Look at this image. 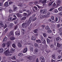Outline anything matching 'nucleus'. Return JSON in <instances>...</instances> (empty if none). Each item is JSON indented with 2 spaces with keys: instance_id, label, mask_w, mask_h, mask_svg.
Listing matches in <instances>:
<instances>
[{
  "instance_id": "obj_41",
  "label": "nucleus",
  "mask_w": 62,
  "mask_h": 62,
  "mask_svg": "<svg viewBox=\"0 0 62 62\" xmlns=\"http://www.w3.org/2000/svg\"><path fill=\"white\" fill-rule=\"evenodd\" d=\"M62 58V56L61 55H59L58 57V59H61V58Z\"/></svg>"
},
{
  "instance_id": "obj_44",
  "label": "nucleus",
  "mask_w": 62,
  "mask_h": 62,
  "mask_svg": "<svg viewBox=\"0 0 62 62\" xmlns=\"http://www.w3.org/2000/svg\"><path fill=\"white\" fill-rule=\"evenodd\" d=\"M45 17V16L44 15H42L41 16L40 18L41 19H43Z\"/></svg>"
},
{
  "instance_id": "obj_10",
  "label": "nucleus",
  "mask_w": 62,
  "mask_h": 62,
  "mask_svg": "<svg viewBox=\"0 0 62 62\" xmlns=\"http://www.w3.org/2000/svg\"><path fill=\"white\" fill-rule=\"evenodd\" d=\"M49 22H51V23H54V20H53L51 18L49 19L48 20Z\"/></svg>"
},
{
  "instance_id": "obj_15",
  "label": "nucleus",
  "mask_w": 62,
  "mask_h": 62,
  "mask_svg": "<svg viewBox=\"0 0 62 62\" xmlns=\"http://www.w3.org/2000/svg\"><path fill=\"white\" fill-rule=\"evenodd\" d=\"M13 11H16L17 10V7H13Z\"/></svg>"
},
{
  "instance_id": "obj_26",
  "label": "nucleus",
  "mask_w": 62,
  "mask_h": 62,
  "mask_svg": "<svg viewBox=\"0 0 62 62\" xmlns=\"http://www.w3.org/2000/svg\"><path fill=\"white\" fill-rule=\"evenodd\" d=\"M58 10L59 11H62V7H60L58 8Z\"/></svg>"
},
{
  "instance_id": "obj_62",
  "label": "nucleus",
  "mask_w": 62,
  "mask_h": 62,
  "mask_svg": "<svg viewBox=\"0 0 62 62\" xmlns=\"http://www.w3.org/2000/svg\"><path fill=\"white\" fill-rule=\"evenodd\" d=\"M54 11L55 13H57V12H58V10H57V9H55Z\"/></svg>"
},
{
  "instance_id": "obj_52",
  "label": "nucleus",
  "mask_w": 62,
  "mask_h": 62,
  "mask_svg": "<svg viewBox=\"0 0 62 62\" xmlns=\"http://www.w3.org/2000/svg\"><path fill=\"white\" fill-rule=\"evenodd\" d=\"M42 43L44 44H46V41L45 40H44V41L42 42Z\"/></svg>"
},
{
  "instance_id": "obj_24",
  "label": "nucleus",
  "mask_w": 62,
  "mask_h": 62,
  "mask_svg": "<svg viewBox=\"0 0 62 62\" xmlns=\"http://www.w3.org/2000/svg\"><path fill=\"white\" fill-rule=\"evenodd\" d=\"M44 58L42 56H41L40 58V60L41 61L44 60Z\"/></svg>"
},
{
  "instance_id": "obj_49",
  "label": "nucleus",
  "mask_w": 62,
  "mask_h": 62,
  "mask_svg": "<svg viewBox=\"0 0 62 62\" xmlns=\"http://www.w3.org/2000/svg\"><path fill=\"white\" fill-rule=\"evenodd\" d=\"M3 3H4V2H2L0 3V6H1L2 7V6H3Z\"/></svg>"
},
{
  "instance_id": "obj_47",
  "label": "nucleus",
  "mask_w": 62,
  "mask_h": 62,
  "mask_svg": "<svg viewBox=\"0 0 62 62\" xmlns=\"http://www.w3.org/2000/svg\"><path fill=\"white\" fill-rule=\"evenodd\" d=\"M46 29V30H49L50 29V27H49L48 26L46 27H45Z\"/></svg>"
},
{
  "instance_id": "obj_25",
  "label": "nucleus",
  "mask_w": 62,
  "mask_h": 62,
  "mask_svg": "<svg viewBox=\"0 0 62 62\" xmlns=\"http://www.w3.org/2000/svg\"><path fill=\"white\" fill-rule=\"evenodd\" d=\"M7 39H8V38L6 37V36H5L3 39V41H5Z\"/></svg>"
},
{
  "instance_id": "obj_51",
  "label": "nucleus",
  "mask_w": 62,
  "mask_h": 62,
  "mask_svg": "<svg viewBox=\"0 0 62 62\" xmlns=\"http://www.w3.org/2000/svg\"><path fill=\"white\" fill-rule=\"evenodd\" d=\"M52 57L53 58V59H55V55H53L52 56Z\"/></svg>"
},
{
  "instance_id": "obj_29",
  "label": "nucleus",
  "mask_w": 62,
  "mask_h": 62,
  "mask_svg": "<svg viewBox=\"0 0 62 62\" xmlns=\"http://www.w3.org/2000/svg\"><path fill=\"white\" fill-rule=\"evenodd\" d=\"M13 17H15L12 20H16V19H17V17H16V16L15 15H13Z\"/></svg>"
},
{
  "instance_id": "obj_27",
  "label": "nucleus",
  "mask_w": 62,
  "mask_h": 62,
  "mask_svg": "<svg viewBox=\"0 0 62 62\" xmlns=\"http://www.w3.org/2000/svg\"><path fill=\"white\" fill-rule=\"evenodd\" d=\"M50 15V13L49 12H48L46 14V17H48V16H49Z\"/></svg>"
},
{
  "instance_id": "obj_28",
  "label": "nucleus",
  "mask_w": 62,
  "mask_h": 62,
  "mask_svg": "<svg viewBox=\"0 0 62 62\" xmlns=\"http://www.w3.org/2000/svg\"><path fill=\"white\" fill-rule=\"evenodd\" d=\"M38 31V30L37 29H36L35 30H33V32L35 33H37V31Z\"/></svg>"
},
{
  "instance_id": "obj_60",
  "label": "nucleus",
  "mask_w": 62,
  "mask_h": 62,
  "mask_svg": "<svg viewBox=\"0 0 62 62\" xmlns=\"http://www.w3.org/2000/svg\"><path fill=\"white\" fill-rule=\"evenodd\" d=\"M34 45L35 46V47H38L39 46V45H38L37 43H35L34 44Z\"/></svg>"
},
{
  "instance_id": "obj_58",
  "label": "nucleus",
  "mask_w": 62,
  "mask_h": 62,
  "mask_svg": "<svg viewBox=\"0 0 62 62\" xmlns=\"http://www.w3.org/2000/svg\"><path fill=\"white\" fill-rule=\"evenodd\" d=\"M13 12V11H12V10L10 9L9 10V12L10 13H12Z\"/></svg>"
},
{
  "instance_id": "obj_9",
  "label": "nucleus",
  "mask_w": 62,
  "mask_h": 62,
  "mask_svg": "<svg viewBox=\"0 0 62 62\" xmlns=\"http://www.w3.org/2000/svg\"><path fill=\"white\" fill-rule=\"evenodd\" d=\"M10 41H8L7 43V46L8 48L9 47V46L10 44Z\"/></svg>"
},
{
  "instance_id": "obj_17",
  "label": "nucleus",
  "mask_w": 62,
  "mask_h": 62,
  "mask_svg": "<svg viewBox=\"0 0 62 62\" xmlns=\"http://www.w3.org/2000/svg\"><path fill=\"white\" fill-rule=\"evenodd\" d=\"M4 51V49H3V48H1L0 49V53H3Z\"/></svg>"
},
{
  "instance_id": "obj_45",
  "label": "nucleus",
  "mask_w": 62,
  "mask_h": 62,
  "mask_svg": "<svg viewBox=\"0 0 62 62\" xmlns=\"http://www.w3.org/2000/svg\"><path fill=\"white\" fill-rule=\"evenodd\" d=\"M13 2L12 1H10L9 3V5H12V4H13Z\"/></svg>"
},
{
  "instance_id": "obj_64",
  "label": "nucleus",
  "mask_w": 62,
  "mask_h": 62,
  "mask_svg": "<svg viewBox=\"0 0 62 62\" xmlns=\"http://www.w3.org/2000/svg\"><path fill=\"white\" fill-rule=\"evenodd\" d=\"M49 33H51L52 32V31L50 30H49L47 31Z\"/></svg>"
},
{
  "instance_id": "obj_32",
  "label": "nucleus",
  "mask_w": 62,
  "mask_h": 62,
  "mask_svg": "<svg viewBox=\"0 0 62 62\" xmlns=\"http://www.w3.org/2000/svg\"><path fill=\"white\" fill-rule=\"evenodd\" d=\"M15 39V38L13 37H11L10 38V39L11 40H14Z\"/></svg>"
},
{
  "instance_id": "obj_56",
  "label": "nucleus",
  "mask_w": 62,
  "mask_h": 62,
  "mask_svg": "<svg viewBox=\"0 0 62 62\" xmlns=\"http://www.w3.org/2000/svg\"><path fill=\"white\" fill-rule=\"evenodd\" d=\"M37 6L39 8H42V6H40L38 5H37Z\"/></svg>"
},
{
  "instance_id": "obj_46",
  "label": "nucleus",
  "mask_w": 62,
  "mask_h": 62,
  "mask_svg": "<svg viewBox=\"0 0 62 62\" xmlns=\"http://www.w3.org/2000/svg\"><path fill=\"white\" fill-rule=\"evenodd\" d=\"M59 31L60 32H61L62 31V28H60L59 30Z\"/></svg>"
},
{
  "instance_id": "obj_2",
  "label": "nucleus",
  "mask_w": 62,
  "mask_h": 62,
  "mask_svg": "<svg viewBox=\"0 0 62 62\" xmlns=\"http://www.w3.org/2000/svg\"><path fill=\"white\" fill-rule=\"evenodd\" d=\"M32 17H30V18L29 19V20H26L25 21V23L27 24H30V23L31 22V21L32 20Z\"/></svg>"
},
{
  "instance_id": "obj_35",
  "label": "nucleus",
  "mask_w": 62,
  "mask_h": 62,
  "mask_svg": "<svg viewBox=\"0 0 62 62\" xmlns=\"http://www.w3.org/2000/svg\"><path fill=\"white\" fill-rule=\"evenodd\" d=\"M14 30H16L17 28L18 27V25H16L14 27Z\"/></svg>"
},
{
  "instance_id": "obj_20",
  "label": "nucleus",
  "mask_w": 62,
  "mask_h": 62,
  "mask_svg": "<svg viewBox=\"0 0 62 62\" xmlns=\"http://www.w3.org/2000/svg\"><path fill=\"white\" fill-rule=\"evenodd\" d=\"M26 18H27L26 17H23L21 18V20H25V19H26Z\"/></svg>"
},
{
  "instance_id": "obj_30",
  "label": "nucleus",
  "mask_w": 62,
  "mask_h": 62,
  "mask_svg": "<svg viewBox=\"0 0 62 62\" xmlns=\"http://www.w3.org/2000/svg\"><path fill=\"white\" fill-rule=\"evenodd\" d=\"M26 12H28V15H30V14H31V12H30V10H27L26 11Z\"/></svg>"
},
{
  "instance_id": "obj_57",
  "label": "nucleus",
  "mask_w": 62,
  "mask_h": 62,
  "mask_svg": "<svg viewBox=\"0 0 62 62\" xmlns=\"http://www.w3.org/2000/svg\"><path fill=\"white\" fill-rule=\"evenodd\" d=\"M18 55L19 56H22L23 55V54L22 53H20Z\"/></svg>"
},
{
  "instance_id": "obj_18",
  "label": "nucleus",
  "mask_w": 62,
  "mask_h": 62,
  "mask_svg": "<svg viewBox=\"0 0 62 62\" xmlns=\"http://www.w3.org/2000/svg\"><path fill=\"white\" fill-rule=\"evenodd\" d=\"M21 33L22 35H24L25 34V31L23 29L22 30V31H21Z\"/></svg>"
},
{
  "instance_id": "obj_63",
  "label": "nucleus",
  "mask_w": 62,
  "mask_h": 62,
  "mask_svg": "<svg viewBox=\"0 0 62 62\" xmlns=\"http://www.w3.org/2000/svg\"><path fill=\"white\" fill-rule=\"evenodd\" d=\"M59 15H60V16H62V12L59 13Z\"/></svg>"
},
{
  "instance_id": "obj_21",
  "label": "nucleus",
  "mask_w": 62,
  "mask_h": 62,
  "mask_svg": "<svg viewBox=\"0 0 62 62\" xmlns=\"http://www.w3.org/2000/svg\"><path fill=\"white\" fill-rule=\"evenodd\" d=\"M22 45L20 43H19L18 44V46L19 47V48H20V47H22Z\"/></svg>"
},
{
  "instance_id": "obj_61",
  "label": "nucleus",
  "mask_w": 62,
  "mask_h": 62,
  "mask_svg": "<svg viewBox=\"0 0 62 62\" xmlns=\"http://www.w3.org/2000/svg\"><path fill=\"white\" fill-rule=\"evenodd\" d=\"M54 9V8H52L50 9L49 10L50 11H52V10H53Z\"/></svg>"
},
{
  "instance_id": "obj_14",
  "label": "nucleus",
  "mask_w": 62,
  "mask_h": 62,
  "mask_svg": "<svg viewBox=\"0 0 62 62\" xmlns=\"http://www.w3.org/2000/svg\"><path fill=\"white\" fill-rule=\"evenodd\" d=\"M14 34V32L13 31H11L10 32L9 34V36H10L11 35H13Z\"/></svg>"
},
{
  "instance_id": "obj_22",
  "label": "nucleus",
  "mask_w": 62,
  "mask_h": 62,
  "mask_svg": "<svg viewBox=\"0 0 62 62\" xmlns=\"http://www.w3.org/2000/svg\"><path fill=\"white\" fill-rule=\"evenodd\" d=\"M10 51L11 53H13L15 51V49H14L11 48L10 49Z\"/></svg>"
},
{
  "instance_id": "obj_4",
  "label": "nucleus",
  "mask_w": 62,
  "mask_h": 62,
  "mask_svg": "<svg viewBox=\"0 0 62 62\" xmlns=\"http://www.w3.org/2000/svg\"><path fill=\"white\" fill-rule=\"evenodd\" d=\"M40 11L41 12L42 14H44V13H45V12H46L47 11V10L46 9L41 10Z\"/></svg>"
},
{
  "instance_id": "obj_12",
  "label": "nucleus",
  "mask_w": 62,
  "mask_h": 62,
  "mask_svg": "<svg viewBox=\"0 0 62 62\" xmlns=\"http://www.w3.org/2000/svg\"><path fill=\"white\" fill-rule=\"evenodd\" d=\"M36 37L34 36H33L31 37V39L32 40H36Z\"/></svg>"
},
{
  "instance_id": "obj_31",
  "label": "nucleus",
  "mask_w": 62,
  "mask_h": 62,
  "mask_svg": "<svg viewBox=\"0 0 62 62\" xmlns=\"http://www.w3.org/2000/svg\"><path fill=\"white\" fill-rule=\"evenodd\" d=\"M11 59L12 60H16V59L15 56H13L12 58Z\"/></svg>"
},
{
  "instance_id": "obj_5",
  "label": "nucleus",
  "mask_w": 62,
  "mask_h": 62,
  "mask_svg": "<svg viewBox=\"0 0 62 62\" xmlns=\"http://www.w3.org/2000/svg\"><path fill=\"white\" fill-rule=\"evenodd\" d=\"M32 9L33 10L34 12H36V10H38V8L36 6H34L33 8H32Z\"/></svg>"
},
{
  "instance_id": "obj_8",
  "label": "nucleus",
  "mask_w": 62,
  "mask_h": 62,
  "mask_svg": "<svg viewBox=\"0 0 62 62\" xmlns=\"http://www.w3.org/2000/svg\"><path fill=\"white\" fill-rule=\"evenodd\" d=\"M13 26V24L12 23H10V25L8 26V27L9 28H12V27Z\"/></svg>"
},
{
  "instance_id": "obj_42",
  "label": "nucleus",
  "mask_w": 62,
  "mask_h": 62,
  "mask_svg": "<svg viewBox=\"0 0 62 62\" xmlns=\"http://www.w3.org/2000/svg\"><path fill=\"white\" fill-rule=\"evenodd\" d=\"M41 41H43V40H44V38H43V37L42 36H41Z\"/></svg>"
},
{
  "instance_id": "obj_1",
  "label": "nucleus",
  "mask_w": 62,
  "mask_h": 62,
  "mask_svg": "<svg viewBox=\"0 0 62 62\" xmlns=\"http://www.w3.org/2000/svg\"><path fill=\"white\" fill-rule=\"evenodd\" d=\"M6 50V48H5L4 49L5 51L4 53L5 55L6 56H11V55H12V54H9L10 53L9 50L8 49L5 51Z\"/></svg>"
},
{
  "instance_id": "obj_43",
  "label": "nucleus",
  "mask_w": 62,
  "mask_h": 62,
  "mask_svg": "<svg viewBox=\"0 0 62 62\" xmlns=\"http://www.w3.org/2000/svg\"><path fill=\"white\" fill-rule=\"evenodd\" d=\"M43 35L45 38H46L47 35L46 33H44L43 34Z\"/></svg>"
},
{
  "instance_id": "obj_23",
  "label": "nucleus",
  "mask_w": 62,
  "mask_h": 62,
  "mask_svg": "<svg viewBox=\"0 0 62 62\" xmlns=\"http://www.w3.org/2000/svg\"><path fill=\"white\" fill-rule=\"evenodd\" d=\"M46 40L47 43H49L50 42V39H49L47 38L46 39Z\"/></svg>"
},
{
  "instance_id": "obj_13",
  "label": "nucleus",
  "mask_w": 62,
  "mask_h": 62,
  "mask_svg": "<svg viewBox=\"0 0 62 62\" xmlns=\"http://www.w3.org/2000/svg\"><path fill=\"white\" fill-rule=\"evenodd\" d=\"M27 59L30 60H31L32 59V58L33 57L32 56H30L27 57Z\"/></svg>"
},
{
  "instance_id": "obj_37",
  "label": "nucleus",
  "mask_w": 62,
  "mask_h": 62,
  "mask_svg": "<svg viewBox=\"0 0 62 62\" xmlns=\"http://www.w3.org/2000/svg\"><path fill=\"white\" fill-rule=\"evenodd\" d=\"M47 1V0H44L42 1V3L43 4H45L46 3Z\"/></svg>"
},
{
  "instance_id": "obj_19",
  "label": "nucleus",
  "mask_w": 62,
  "mask_h": 62,
  "mask_svg": "<svg viewBox=\"0 0 62 62\" xmlns=\"http://www.w3.org/2000/svg\"><path fill=\"white\" fill-rule=\"evenodd\" d=\"M57 47H58L59 48H60V47L61 46V44H60L59 43H57Z\"/></svg>"
},
{
  "instance_id": "obj_16",
  "label": "nucleus",
  "mask_w": 62,
  "mask_h": 62,
  "mask_svg": "<svg viewBox=\"0 0 62 62\" xmlns=\"http://www.w3.org/2000/svg\"><path fill=\"white\" fill-rule=\"evenodd\" d=\"M27 51V48H26L24 49L23 50V53H26Z\"/></svg>"
},
{
  "instance_id": "obj_39",
  "label": "nucleus",
  "mask_w": 62,
  "mask_h": 62,
  "mask_svg": "<svg viewBox=\"0 0 62 62\" xmlns=\"http://www.w3.org/2000/svg\"><path fill=\"white\" fill-rule=\"evenodd\" d=\"M38 50L37 49H35L34 50L35 54H35H37V52H38Z\"/></svg>"
},
{
  "instance_id": "obj_48",
  "label": "nucleus",
  "mask_w": 62,
  "mask_h": 62,
  "mask_svg": "<svg viewBox=\"0 0 62 62\" xmlns=\"http://www.w3.org/2000/svg\"><path fill=\"white\" fill-rule=\"evenodd\" d=\"M55 6H56V4H55V2H54V3L52 5V6L53 7H55Z\"/></svg>"
},
{
  "instance_id": "obj_36",
  "label": "nucleus",
  "mask_w": 62,
  "mask_h": 62,
  "mask_svg": "<svg viewBox=\"0 0 62 62\" xmlns=\"http://www.w3.org/2000/svg\"><path fill=\"white\" fill-rule=\"evenodd\" d=\"M53 1H52L50 2L48 4V6H51V5H52V4H53Z\"/></svg>"
},
{
  "instance_id": "obj_33",
  "label": "nucleus",
  "mask_w": 62,
  "mask_h": 62,
  "mask_svg": "<svg viewBox=\"0 0 62 62\" xmlns=\"http://www.w3.org/2000/svg\"><path fill=\"white\" fill-rule=\"evenodd\" d=\"M12 19V17H9L8 18V21H14V20H13V19Z\"/></svg>"
},
{
  "instance_id": "obj_34",
  "label": "nucleus",
  "mask_w": 62,
  "mask_h": 62,
  "mask_svg": "<svg viewBox=\"0 0 62 62\" xmlns=\"http://www.w3.org/2000/svg\"><path fill=\"white\" fill-rule=\"evenodd\" d=\"M36 41L37 42V43H41V41H40V39L36 40Z\"/></svg>"
},
{
  "instance_id": "obj_50",
  "label": "nucleus",
  "mask_w": 62,
  "mask_h": 62,
  "mask_svg": "<svg viewBox=\"0 0 62 62\" xmlns=\"http://www.w3.org/2000/svg\"><path fill=\"white\" fill-rule=\"evenodd\" d=\"M60 39V38H59V37L56 38V41H59V40Z\"/></svg>"
},
{
  "instance_id": "obj_11",
  "label": "nucleus",
  "mask_w": 62,
  "mask_h": 62,
  "mask_svg": "<svg viewBox=\"0 0 62 62\" xmlns=\"http://www.w3.org/2000/svg\"><path fill=\"white\" fill-rule=\"evenodd\" d=\"M25 24H26V25H28L29 24H27L25 23H25H23L22 24V27H23V28H24V26H25Z\"/></svg>"
},
{
  "instance_id": "obj_53",
  "label": "nucleus",
  "mask_w": 62,
  "mask_h": 62,
  "mask_svg": "<svg viewBox=\"0 0 62 62\" xmlns=\"http://www.w3.org/2000/svg\"><path fill=\"white\" fill-rule=\"evenodd\" d=\"M2 46V47H5V46H6V44H5V43H3Z\"/></svg>"
},
{
  "instance_id": "obj_6",
  "label": "nucleus",
  "mask_w": 62,
  "mask_h": 62,
  "mask_svg": "<svg viewBox=\"0 0 62 62\" xmlns=\"http://www.w3.org/2000/svg\"><path fill=\"white\" fill-rule=\"evenodd\" d=\"M4 6L5 7H8V3L7 1L5 2L4 4Z\"/></svg>"
},
{
  "instance_id": "obj_55",
  "label": "nucleus",
  "mask_w": 62,
  "mask_h": 62,
  "mask_svg": "<svg viewBox=\"0 0 62 62\" xmlns=\"http://www.w3.org/2000/svg\"><path fill=\"white\" fill-rule=\"evenodd\" d=\"M23 15L24 16H27V14L26 13H23Z\"/></svg>"
},
{
  "instance_id": "obj_54",
  "label": "nucleus",
  "mask_w": 62,
  "mask_h": 62,
  "mask_svg": "<svg viewBox=\"0 0 62 62\" xmlns=\"http://www.w3.org/2000/svg\"><path fill=\"white\" fill-rule=\"evenodd\" d=\"M12 46L13 48H15L16 47V46L15 45V44H13L12 45Z\"/></svg>"
},
{
  "instance_id": "obj_7",
  "label": "nucleus",
  "mask_w": 62,
  "mask_h": 62,
  "mask_svg": "<svg viewBox=\"0 0 62 62\" xmlns=\"http://www.w3.org/2000/svg\"><path fill=\"white\" fill-rule=\"evenodd\" d=\"M15 34L16 36H19L20 35V32L17 31L15 32Z\"/></svg>"
},
{
  "instance_id": "obj_3",
  "label": "nucleus",
  "mask_w": 62,
  "mask_h": 62,
  "mask_svg": "<svg viewBox=\"0 0 62 62\" xmlns=\"http://www.w3.org/2000/svg\"><path fill=\"white\" fill-rule=\"evenodd\" d=\"M0 25L1 27H4L3 28L4 29H5L7 27V25L5 24L4 26V23L3 22L1 21H0Z\"/></svg>"
},
{
  "instance_id": "obj_59",
  "label": "nucleus",
  "mask_w": 62,
  "mask_h": 62,
  "mask_svg": "<svg viewBox=\"0 0 62 62\" xmlns=\"http://www.w3.org/2000/svg\"><path fill=\"white\" fill-rule=\"evenodd\" d=\"M37 19H36V17H34V18H33L32 19V21H36V20Z\"/></svg>"
},
{
  "instance_id": "obj_38",
  "label": "nucleus",
  "mask_w": 62,
  "mask_h": 62,
  "mask_svg": "<svg viewBox=\"0 0 62 62\" xmlns=\"http://www.w3.org/2000/svg\"><path fill=\"white\" fill-rule=\"evenodd\" d=\"M16 16H17L18 18H19V17H21V15H20L19 14H16Z\"/></svg>"
},
{
  "instance_id": "obj_40",
  "label": "nucleus",
  "mask_w": 62,
  "mask_h": 62,
  "mask_svg": "<svg viewBox=\"0 0 62 62\" xmlns=\"http://www.w3.org/2000/svg\"><path fill=\"white\" fill-rule=\"evenodd\" d=\"M33 48L32 47H31L30 48V52H33Z\"/></svg>"
}]
</instances>
